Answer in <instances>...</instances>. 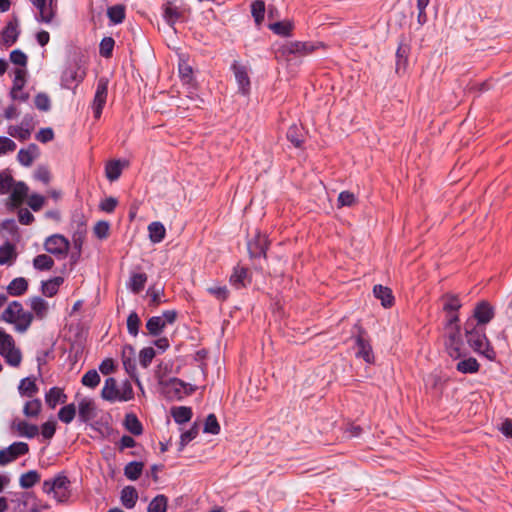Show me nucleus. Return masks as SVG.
<instances>
[{
  "label": "nucleus",
  "mask_w": 512,
  "mask_h": 512,
  "mask_svg": "<svg viewBox=\"0 0 512 512\" xmlns=\"http://www.w3.org/2000/svg\"><path fill=\"white\" fill-rule=\"evenodd\" d=\"M374 296L381 300V304L385 308H389L393 305L394 297L391 289L382 285H375L373 288Z\"/></svg>",
  "instance_id": "obj_21"
},
{
  "label": "nucleus",
  "mask_w": 512,
  "mask_h": 512,
  "mask_svg": "<svg viewBox=\"0 0 512 512\" xmlns=\"http://www.w3.org/2000/svg\"><path fill=\"white\" fill-rule=\"evenodd\" d=\"M149 238L153 243L161 242L166 235V229L161 222L155 221L148 226Z\"/></svg>",
  "instance_id": "obj_27"
},
{
  "label": "nucleus",
  "mask_w": 512,
  "mask_h": 512,
  "mask_svg": "<svg viewBox=\"0 0 512 512\" xmlns=\"http://www.w3.org/2000/svg\"><path fill=\"white\" fill-rule=\"evenodd\" d=\"M33 266L37 270L48 271L54 266V260L47 254H40L33 259Z\"/></svg>",
  "instance_id": "obj_41"
},
{
  "label": "nucleus",
  "mask_w": 512,
  "mask_h": 512,
  "mask_svg": "<svg viewBox=\"0 0 512 512\" xmlns=\"http://www.w3.org/2000/svg\"><path fill=\"white\" fill-rule=\"evenodd\" d=\"M251 13L257 24L264 20L265 3L262 0H256L251 5Z\"/></svg>",
  "instance_id": "obj_54"
},
{
  "label": "nucleus",
  "mask_w": 512,
  "mask_h": 512,
  "mask_svg": "<svg viewBox=\"0 0 512 512\" xmlns=\"http://www.w3.org/2000/svg\"><path fill=\"white\" fill-rule=\"evenodd\" d=\"M115 41L112 37H105L100 43V55L108 58L111 56Z\"/></svg>",
  "instance_id": "obj_62"
},
{
  "label": "nucleus",
  "mask_w": 512,
  "mask_h": 512,
  "mask_svg": "<svg viewBox=\"0 0 512 512\" xmlns=\"http://www.w3.org/2000/svg\"><path fill=\"white\" fill-rule=\"evenodd\" d=\"M204 432L217 435L220 432V425L214 414H209L204 424Z\"/></svg>",
  "instance_id": "obj_57"
},
{
  "label": "nucleus",
  "mask_w": 512,
  "mask_h": 512,
  "mask_svg": "<svg viewBox=\"0 0 512 512\" xmlns=\"http://www.w3.org/2000/svg\"><path fill=\"white\" fill-rule=\"evenodd\" d=\"M445 349L452 359H460L466 355L460 328L445 331Z\"/></svg>",
  "instance_id": "obj_5"
},
{
  "label": "nucleus",
  "mask_w": 512,
  "mask_h": 512,
  "mask_svg": "<svg viewBox=\"0 0 512 512\" xmlns=\"http://www.w3.org/2000/svg\"><path fill=\"white\" fill-rule=\"evenodd\" d=\"M287 139L297 148L304 142V130L297 125H291L287 131Z\"/></svg>",
  "instance_id": "obj_33"
},
{
  "label": "nucleus",
  "mask_w": 512,
  "mask_h": 512,
  "mask_svg": "<svg viewBox=\"0 0 512 512\" xmlns=\"http://www.w3.org/2000/svg\"><path fill=\"white\" fill-rule=\"evenodd\" d=\"M171 415L176 423L183 424L191 420L192 410L186 406L172 407Z\"/></svg>",
  "instance_id": "obj_32"
},
{
  "label": "nucleus",
  "mask_w": 512,
  "mask_h": 512,
  "mask_svg": "<svg viewBox=\"0 0 512 512\" xmlns=\"http://www.w3.org/2000/svg\"><path fill=\"white\" fill-rule=\"evenodd\" d=\"M38 154V148L35 144H30L27 149H20L17 155L18 161L23 166H30Z\"/></svg>",
  "instance_id": "obj_25"
},
{
  "label": "nucleus",
  "mask_w": 512,
  "mask_h": 512,
  "mask_svg": "<svg viewBox=\"0 0 512 512\" xmlns=\"http://www.w3.org/2000/svg\"><path fill=\"white\" fill-rule=\"evenodd\" d=\"M76 415V407L74 404H68L62 407L58 412V418L63 423L69 424L73 421Z\"/></svg>",
  "instance_id": "obj_48"
},
{
  "label": "nucleus",
  "mask_w": 512,
  "mask_h": 512,
  "mask_svg": "<svg viewBox=\"0 0 512 512\" xmlns=\"http://www.w3.org/2000/svg\"><path fill=\"white\" fill-rule=\"evenodd\" d=\"M167 503H168V499L166 496H164L162 494L157 495L149 503L147 510H148V512H166Z\"/></svg>",
  "instance_id": "obj_45"
},
{
  "label": "nucleus",
  "mask_w": 512,
  "mask_h": 512,
  "mask_svg": "<svg viewBox=\"0 0 512 512\" xmlns=\"http://www.w3.org/2000/svg\"><path fill=\"white\" fill-rule=\"evenodd\" d=\"M108 93V80L106 78H100L97 83L96 93L94 96L92 109L94 113V117L96 119L100 118L102 114V110L106 103Z\"/></svg>",
  "instance_id": "obj_10"
},
{
  "label": "nucleus",
  "mask_w": 512,
  "mask_h": 512,
  "mask_svg": "<svg viewBox=\"0 0 512 512\" xmlns=\"http://www.w3.org/2000/svg\"><path fill=\"white\" fill-rule=\"evenodd\" d=\"M356 203V197L349 191H343L339 194L337 200V207L341 208L344 206L351 207Z\"/></svg>",
  "instance_id": "obj_59"
},
{
  "label": "nucleus",
  "mask_w": 512,
  "mask_h": 512,
  "mask_svg": "<svg viewBox=\"0 0 512 512\" xmlns=\"http://www.w3.org/2000/svg\"><path fill=\"white\" fill-rule=\"evenodd\" d=\"M125 428L133 435H140L143 432L141 422L138 420L135 414H127L124 420Z\"/></svg>",
  "instance_id": "obj_34"
},
{
  "label": "nucleus",
  "mask_w": 512,
  "mask_h": 512,
  "mask_svg": "<svg viewBox=\"0 0 512 512\" xmlns=\"http://www.w3.org/2000/svg\"><path fill=\"white\" fill-rule=\"evenodd\" d=\"M41 407V401L39 399H33L25 404L23 413L27 417H36L40 413Z\"/></svg>",
  "instance_id": "obj_53"
},
{
  "label": "nucleus",
  "mask_w": 512,
  "mask_h": 512,
  "mask_svg": "<svg viewBox=\"0 0 512 512\" xmlns=\"http://www.w3.org/2000/svg\"><path fill=\"white\" fill-rule=\"evenodd\" d=\"M479 368H480V365H479L478 361L473 357L462 359L456 364L457 371H459L460 373H463V374L476 373V372H478Z\"/></svg>",
  "instance_id": "obj_28"
},
{
  "label": "nucleus",
  "mask_w": 512,
  "mask_h": 512,
  "mask_svg": "<svg viewBox=\"0 0 512 512\" xmlns=\"http://www.w3.org/2000/svg\"><path fill=\"white\" fill-rule=\"evenodd\" d=\"M138 500L137 490L133 486H126L121 491V503L127 509L135 507Z\"/></svg>",
  "instance_id": "obj_23"
},
{
  "label": "nucleus",
  "mask_w": 512,
  "mask_h": 512,
  "mask_svg": "<svg viewBox=\"0 0 512 512\" xmlns=\"http://www.w3.org/2000/svg\"><path fill=\"white\" fill-rule=\"evenodd\" d=\"M39 12L38 20L51 23L57 12V0H30Z\"/></svg>",
  "instance_id": "obj_9"
},
{
  "label": "nucleus",
  "mask_w": 512,
  "mask_h": 512,
  "mask_svg": "<svg viewBox=\"0 0 512 512\" xmlns=\"http://www.w3.org/2000/svg\"><path fill=\"white\" fill-rule=\"evenodd\" d=\"M10 193V200L13 206H19L27 197L28 186L24 182H15Z\"/></svg>",
  "instance_id": "obj_18"
},
{
  "label": "nucleus",
  "mask_w": 512,
  "mask_h": 512,
  "mask_svg": "<svg viewBox=\"0 0 512 512\" xmlns=\"http://www.w3.org/2000/svg\"><path fill=\"white\" fill-rule=\"evenodd\" d=\"M0 354L7 364L18 367L22 361V353L15 346L13 337L0 327Z\"/></svg>",
  "instance_id": "obj_2"
},
{
  "label": "nucleus",
  "mask_w": 512,
  "mask_h": 512,
  "mask_svg": "<svg viewBox=\"0 0 512 512\" xmlns=\"http://www.w3.org/2000/svg\"><path fill=\"white\" fill-rule=\"evenodd\" d=\"M14 183H15V181L9 173H7L5 171L0 172V194L1 195L9 193L11 191Z\"/></svg>",
  "instance_id": "obj_56"
},
{
  "label": "nucleus",
  "mask_w": 512,
  "mask_h": 512,
  "mask_svg": "<svg viewBox=\"0 0 512 512\" xmlns=\"http://www.w3.org/2000/svg\"><path fill=\"white\" fill-rule=\"evenodd\" d=\"M28 289V282L23 277L13 279L7 286V292L12 296H21Z\"/></svg>",
  "instance_id": "obj_30"
},
{
  "label": "nucleus",
  "mask_w": 512,
  "mask_h": 512,
  "mask_svg": "<svg viewBox=\"0 0 512 512\" xmlns=\"http://www.w3.org/2000/svg\"><path fill=\"white\" fill-rule=\"evenodd\" d=\"M122 363L125 371L140 386L141 383L137 375V367L135 362V349L131 345H125L122 349Z\"/></svg>",
  "instance_id": "obj_11"
},
{
  "label": "nucleus",
  "mask_w": 512,
  "mask_h": 512,
  "mask_svg": "<svg viewBox=\"0 0 512 512\" xmlns=\"http://www.w3.org/2000/svg\"><path fill=\"white\" fill-rule=\"evenodd\" d=\"M8 134L11 137L17 138L20 141H26L30 138L31 133L28 131V128H23L20 125H11L8 127Z\"/></svg>",
  "instance_id": "obj_51"
},
{
  "label": "nucleus",
  "mask_w": 512,
  "mask_h": 512,
  "mask_svg": "<svg viewBox=\"0 0 512 512\" xmlns=\"http://www.w3.org/2000/svg\"><path fill=\"white\" fill-rule=\"evenodd\" d=\"M144 464L142 462L132 461L124 468V475L132 481L137 480L142 474Z\"/></svg>",
  "instance_id": "obj_36"
},
{
  "label": "nucleus",
  "mask_w": 512,
  "mask_h": 512,
  "mask_svg": "<svg viewBox=\"0 0 512 512\" xmlns=\"http://www.w3.org/2000/svg\"><path fill=\"white\" fill-rule=\"evenodd\" d=\"M18 36L19 30L17 20L10 21L1 32V43L4 46L9 47L17 41Z\"/></svg>",
  "instance_id": "obj_15"
},
{
  "label": "nucleus",
  "mask_w": 512,
  "mask_h": 512,
  "mask_svg": "<svg viewBox=\"0 0 512 512\" xmlns=\"http://www.w3.org/2000/svg\"><path fill=\"white\" fill-rule=\"evenodd\" d=\"M35 106L40 111H48L51 107V101L46 93H38L34 99Z\"/></svg>",
  "instance_id": "obj_61"
},
{
  "label": "nucleus",
  "mask_w": 512,
  "mask_h": 512,
  "mask_svg": "<svg viewBox=\"0 0 512 512\" xmlns=\"http://www.w3.org/2000/svg\"><path fill=\"white\" fill-rule=\"evenodd\" d=\"M44 248L48 253L55 255L59 259H63L68 254L70 242L63 235L54 234L46 239Z\"/></svg>",
  "instance_id": "obj_7"
},
{
  "label": "nucleus",
  "mask_w": 512,
  "mask_h": 512,
  "mask_svg": "<svg viewBox=\"0 0 512 512\" xmlns=\"http://www.w3.org/2000/svg\"><path fill=\"white\" fill-rule=\"evenodd\" d=\"M18 389L20 394L26 395L28 397H32L38 391V387L35 381L30 378L22 379Z\"/></svg>",
  "instance_id": "obj_46"
},
{
  "label": "nucleus",
  "mask_w": 512,
  "mask_h": 512,
  "mask_svg": "<svg viewBox=\"0 0 512 512\" xmlns=\"http://www.w3.org/2000/svg\"><path fill=\"white\" fill-rule=\"evenodd\" d=\"M85 74L83 56L76 54L62 74V83L65 87L69 88L73 83L78 84L82 82Z\"/></svg>",
  "instance_id": "obj_4"
},
{
  "label": "nucleus",
  "mask_w": 512,
  "mask_h": 512,
  "mask_svg": "<svg viewBox=\"0 0 512 512\" xmlns=\"http://www.w3.org/2000/svg\"><path fill=\"white\" fill-rule=\"evenodd\" d=\"M319 48H325L322 42H301L293 41L283 45L279 52L282 56H285L287 60H290V56H308L318 50Z\"/></svg>",
  "instance_id": "obj_3"
},
{
  "label": "nucleus",
  "mask_w": 512,
  "mask_h": 512,
  "mask_svg": "<svg viewBox=\"0 0 512 512\" xmlns=\"http://www.w3.org/2000/svg\"><path fill=\"white\" fill-rule=\"evenodd\" d=\"M269 241L265 235L257 234L254 240L248 242L251 257H266Z\"/></svg>",
  "instance_id": "obj_14"
},
{
  "label": "nucleus",
  "mask_w": 512,
  "mask_h": 512,
  "mask_svg": "<svg viewBox=\"0 0 512 512\" xmlns=\"http://www.w3.org/2000/svg\"><path fill=\"white\" fill-rule=\"evenodd\" d=\"M95 406L91 399L83 398L78 405L79 418L82 422L91 420L94 416Z\"/></svg>",
  "instance_id": "obj_20"
},
{
  "label": "nucleus",
  "mask_w": 512,
  "mask_h": 512,
  "mask_svg": "<svg viewBox=\"0 0 512 512\" xmlns=\"http://www.w3.org/2000/svg\"><path fill=\"white\" fill-rule=\"evenodd\" d=\"M232 70L234 72L239 91H241L244 95L248 94L250 90V79L248 76L247 68L243 65H239L237 62H234L232 65Z\"/></svg>",
  "instance_id": "obj_13"
},
{
  "label": "nucleus",
  "mask_w": 512,
  "mask_h": 512,
  "mask_svg": "<svg viewBox=\"0 0 512 512\" xmlns=\"http://www.w3.org/2000/svg\"><path fill=\"white\" fill-rule=\"evenodd\" d=\"M30 307L37 319H44L49 312V304L43 298L35 296L30 298Z\"/></svg>",
  "instance_id": "obj_19"
},
{
  "label": "nucleus",
  "mask_w": 512,
  "mask_h": 512,
  "mask_svg": "<svg viewBox=\"0 0 512 512\" xmlns=\"http://www.w3.org/2000/svg\"><path fill=\"white\" fill-rule=\"evenodd\" d=\"M22 311H24L22 304L18 301H13L3 311L1 318L7 323H14Z\"/></svg>",
  "instance_id": "obj_22"
},
{
  "label": "nucleus",
  "mask_w": 512,
  "mask_h": 512,
  "mask_svg": "<svg viewBox=\"0 0 512 512\" xmlns=\"http://www.w3.org/2000/svg\"><path fill=\"white\" fill-rule=\"evenodd\" d=\"M357 331L355 345L357 347L356 357L362 358L366 363H374V354L369 340L366 338V331L358 324L354 326Z\"/></svg>",
  "instance_id": "obj_6"
},
{
  "label": "nucleus",
  "mask_w": 512,
  "mask_h": 512,
  "mask_svg": "<svg viewBox=\"0 0 512 512\" xmlns=\"http://www.w3.org/2000/svg\"><path fill=\"white\" fill-rule=\"evenodd\" d=\"M154 357L155 350L152 347L143 348L139 353L140 365L143 368H147L151 364Z\"/></svg>",
  "instance_id": "obj_58"
},
{
  "label": "nucleus",
  "mask_w": 512,
  "mask_h": 512,
  "mask_svg": "<svg viewBox=\"0 0 512 512\" xmlns=\"http://www.w3.org/2000/svg\"><path fill=\"white\" fill-rule=\"evenodd\" d=\"M494 317L493 307L486 301H482L474 308L473 316L471 319L478 326L488 324Z\"/></svg>",
  "instance_id": "obj_12"
},
{
  "label": "nucleus",
  "mask_w": 512,
  "mask_h": 512,
  "mask_svg": "<svg viewBox=\"0 0 512 512\" xmlns=\"http://www.w3.org/2000/svg\"><path fill=\"white\" fill-rule=\"evenodd\" d=\"M198 435V427L195 424L191 429L182 433L180 439V450H182L190 441Z\"/></svg>",
  "instance_id": "obj_64"
},
{
  "label": "nucleus",
  "mask_w": 512,
  "mask_h": 512,
  "mask_svg": "<svg viewBox=\"0 0 512 512\" xmlns=\"http://www.w3.org/2000/svg\"><path fill=\"white\" fill-rule=\"evenodd\" d=\"M164 328L165 326L163 325V321L157 316L149 318L146 322V329L148 330L149 334L153 336L159 335Z\"/></svg>",
  "instance_id": "obj_49"
},
{
  "label": "nucleus",
  "mask_w": 512,
  "mask_h": 512,
  "mask_svg": "<svg viewBox=\"0 0 512 512\" xmlns=\"http://www.w3.org/2000/svg\"><path fill=\"white\" fill-rule=\"evenodd\" d=\"M181 13L178 11L177 8L173 7L171 4H167L164 7V13L163 17L165 21L173 27L176 21L180 18Z\"/></svg>",
  "instance_id": "obj_52"
},
{
  "label": "nucleus",
  "mask_w": 512,
  "mask_h": 512,
  "mask_svg": "<svg viewBox=\"0 0 512 512\" xmlns=\"http://www.w3.org/2000/svg\"><path fill=\"white\" fill-rule=\"evenodd\" d=\"M28 452L29 446L27 443L14 442L9 447L0 450V465L5 466Z\"/></svg>",
  "instance_id": "obj_8"
},
{
  "label": "nucleus",
  "mask_w": 512,
  "mask_h": 512,
  "mask_svg": "<svg viewBox=\"0 0 512 512\" xmlns=\"http://www.w3.org/2000/svg\"><path fill=\"white\" fill-rule=\"evenodd\" d=\"M67 396L63 393L62 389L52 387L45 395V401L50 408H55L57 404L64 403Z\"/></svg>",
  "instance_id": "obj_24"
},
{
  "label": "nucleus",
  "mask_w": 512,
  "mask_h": 512,
  "mask_svg": "<svg viewBox=\"0 0 512 512\" xmlns=\"http://www.w3.org/2000/svg\"><path fill=\"white\" fill-rule=\"evenodd\" d=\"M425 387L434 391H441L445 385V380L438 373H430L424 379Z\"/></svg>",
  "instance_id": "obj_37"
},
{
  "label": "nucleus",
  "mask_w": 512,
  "mask_h": 512,
  "mask_svg": "<svg viewBox=\"0 0 512 512\" xmlns=\"http://www.w3.org/2000/svg\"><path fill=\"white\" fill-rule=\"evenodd\" d=\"M81 382L86 387L95 388L100 383V376L96 370H89L83 375Z\"/></svg>",
  "instance_id": "obj_55"
},
{
  "label": "nucleus",
  "mask_w": 512,
  "mask_h": 512,
  "mask_svg": "<svg viewBox=\"0 0 512 512\" xmlns=\"http://www.w3.org/2000/svg\"><path fill=\"white\" fill-rule=\"evenodd\" d=\"M107 16L114 24H120L125 19V7L123 5H114L107 9Z\"/></svg>",
  "instance_id": "obj_42"
},
{
  "label": "nucleus",
  "mask_w": 512,
  "mask_h": 512,
  "mask_svg": "<svg viewBox=\"0 0 512 512\" xmlns=\"http://www.w3.org/2000/svg\"><path fill=\"white\" fill-rule=\"evenodd\" d=\"M33 321V314L30 312L22 311L14 322L15 329L18 332L24 333L28 330Z\"/></svg>",
  "instance_id": "obj_40"
},
{
  "label": "nucleus",
  "mask_w": 512,
  "mask_h": 512,
  "mask_svg": "<svg viewBox=\"0 0 512 512\" xmlns=\"http://www.w3.org/2000/svg\"><path fill=\"white\" fill-rule=\"evenodd\" d=\"M119 389L118 401H129L133 398L134 392L130 382L125 381Z\"/></svg>",
  "instance_id": "obj_63"
},
{
  "label": "nucleus",
  "mask_w": 512,
  "mask_h": 512,
  "mask_svg": "<svg viewBox=\"0 0 512 512\" xmlns=\"http://www.w3.org/2000/svg\"><path fill=\"white\" fill-rule=\"evenodd\" d=\"M147 282V275L145 273H134L130 277L129 288L134 293H139L143 290Z\"/></svg>",
  "instance_id": "obj_43"
},
{
  "label": "nucleus",
  "mask_w": 512,
  "mask_h": 512,
  "mask_svg": "<svg viewBox=\"0 0 512 512\" xmlns=\"http://www.w3.org/2000/svg\"><path fill=\"white\" fill-rule=\"evenodd\" d=\"M17 257L15 247L11 243H6L0 247V265L11 264Z\"/></svg>",
  "instance_id": "obj_38"
},
{
  "label": "nucleus",
  "mask_w": 512,
  "mask_h": 512,
  "mask_svg": "<svg viewBox=\"0 0 512 512\" xmlns=\"http://www.w3.org/2000/svg\"><path fill=\"white\" fill-rule=\"evenodd\" d=\"M247 275L248 270L246 268L237 266L230 276V283L237 289L245 287Z\"/></svg>",
  "instance_id": "obj_31"
},
{
  "label": "nucleus",
  "mask_w": 512,
  "mask_h": 512,
  "mask_svg": "<svg viewBox=\"0 0 512 512\" xmlns=\"http://www.w3.org/2000/svg\"><path fill=\"white\" fill-rule=\"evenodd\" d=\"M465 336L470 347L478 353L485 354L488 350V339L485 329L474 323L473 319H468L464 324Z\"/></svg>",
  "instance_id": "obj_1"
},
{
  "label": "nucleus",
  "mask_w": 512,
  "mask_h": 512,
  "mask_svg": "<svg viewBox=\"0 0 512 512\" xmlns=\"http://www.w3.org/2000/svg\"><path fill=\"white\" fill-rule=\"evenodd\" d=\"M140 318L136 312L132 311L127 318V330L132 336H136L139 331Z\"/></svg>",
  "instance_id": "obj_60"
},
{
  "label": "nucleus",
  "mask_w": 512,
  "mask_h": 512,
  "mask_svg": "<svg viewBox=\"0 0 512 512\" xmlns=\"http://www.w3.org/2000/svg\"><path fill=\"white\" fill-rule=\"evenodd\" d=\"M64 282L62 277H54L42 282L41 291L46 297H53L57 294L59 287Z\"/></svg>",
  "instance_id": "obj_26"
},
{
  "label": "nucleus",
  "mask_w": 512,
  "mask_h": 512,
  "mask_svg": "<svg viewBox=\"0 0 512 512\" xmlns=\"http://www.w3.org/2000/svg\"><path fill=\"white\" fill-rule=\"evenodd\" d=\"M186 387V383L178 378L169 379L165 385L164 390L168 397L180 399L182 396V390Z\"/></svg>",
  "instance_id": "obj_17"
},
{
  "label": "nucleus",
  "mask_w": 512,
  "mask_h": 512,
  "mask_svg": "<svg viewBox=\"0 0 512 512\" xmlns=\"http://www.w3.org/2000/svg\"><path fill=\"white\" fill-rule=\"evenodd\" d=\"M40 481V474L36 470H30L21 475L19 484L24 489L33 487Z\"/></svg>",
  "instance_id": "obj_39"
},
{
  "label": "nucleus",
  "mask_w": 512,
  "mask_h": 512,
  "mask_svg": "<svg viewBox=\"0 0 512 512\" xmlns=\"http://www.w3.org/2000/svg\"><path fill=\"white\" fill-rule=\"evenodd\" d=\"M106 177L110 181L117 180L122 173V164L119 160H112L106 164L105 167Z\"/></svg>",
  "instance_id": "obj_44"
},
{
  "label": "nucleus",
  "mask_w": 512,
  "mask_h": 512,
  "mask_svg": "<svg viewBox=\"0 0 512 512\" xmlns=\"http://www.w3.org/2000/svg\"><path fill=\"white\" fill-rule=\"evenodd\" d=\"M15 427L21 436L27 438H34L39 433V429L36 425L30 424L23 420L15 423Z\"/></svg>",
  "instance_id": "obj_35"
},
{
  "label": "nucleus",
  "mask_w": 512,
  "mask_h": 512,
  "mask_svg": "<svg viewBox=\"0 0 512 512\" xmlns=\"http://www.w3.org/2000/svg\"><path fill=\"white\" fill-rule=\"evenodd\" d=\"M26 83V71L24 69H16L15 77L13 80V86L10 92L12 99H16L18 97V92L22 91Z\"/></svg>",
  "instance_id": "obj_29"
},
{
  "label": "nucleus",
  "mask_w": 512,
  "mask_h": 512,
  "mask_svg": "<svg viewBox=\"0 0 512 512\" xmlns=\"http://www.w3.org/2000/svg\"><path fill=\"white\" fill-rule=\"evenodd\" d=\"M443 300V309L446 313L458 312L462 306L459 298L455 295H446Z\"/></svg>",
  "instance_id": "obj_50"
},
{
  "label": "nucleus",
  "mask_w": 512,
  "mask_h": 512,
  "mask_svg": "<svg viewBox=\"0 0 512 512\" xmlns=\"http://www.w3.org/2000/svg\"><path fill=\"white\" fill-rule=\"evenodd\" d=\"M269 27L277 35L289 36L293 29V24L289 21H279L270 24Z\"/></svg>",
  "instance_id": "obj_47"
},
{
  "label": "nucleus",
  "mask_w": 512,
  "mask_h": 512,
  "mask_svg": "<svg viewBox=\"0 0 512 512\" xmlns=\"http://www.w3.org/2000/svg\"><path fill=\"white\" fill-rule=\"evenodd\" d=\"M119 387L117 386V381L110 377L105 380L104 387L101 392V396L103 399L115 402L118 401L119 398Z\"/></svg>",
  "instance_id": "obj_16"
}]
</instances>
